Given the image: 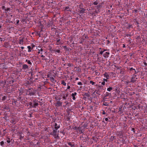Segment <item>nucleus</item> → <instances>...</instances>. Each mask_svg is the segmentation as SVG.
<instances>
[{"mask_svg":"<svg viewBox=\"0 0 147 147\" xmlns=\"http://www.w3.org/2000/svg\"><path fill=\"white\" fill-rule=\"evenodd\" d=\"M36 92L35 90H32L30 89H28L26 92V94L30 96L33 95L35 94Z\"/></svg>","mask_w":147,"mask_h":147,"instance_id":"1","label":"nucleus"},{"mask_svg":"<svg viewBox=\"0 0 147 147\" xmlns=\"http://www.w3.org/2000/svg\"><path fill=\"white\" fill-rule=\"evenodd\" d=\"M38 101H36V100H33V106L32 107L34 108H36V106L38 105V103L37 102Z\"/></svg>","mask_w":147,"mask_h":147,"instance_id":"2","label":"nucleus"},{"mask_svg":"<svg viewBox=\"0 0 147 147\" xmlns=\"http://www.w3.org/2000/svg\"><path fill=\"white\" fill-rule=\"evenodd\" d=\"M74 129V130L77 131H79L80 133H82L83 132V131L81 129V128L80 127H75Z\"/></svg>","mask_w":147,"mask_h":147,"instance_id":"3","label":"nucleus"},{"mask_svg":"<svg viewBox=\"0 0 147 147\" xmlns=\"http://www.w3.org/2000/svg\"><path fill=\"white\" fill-rule=\"evenodd\" d=\"M63 103L61 102L59 100H58L57 102L56 103L55 106H56L59 107H61L62 106Z\"/></svg>","mask_w":147,"mask_h":147,"instance_id":"4","label":"nucleus"},{"mask_svg":"<svg viewBox=\"0 0 147 147\" xmlns=\"http://www.w3.org/2000/svg\"><path fill=\"white\" fill-rule=\"evenodd\" d=\"M86 10L84 8L79 7L78 9V11L80 13H84L85 12V11Z\"/></svg>","mask_w":147,"mask_h":147,"instance_id":"5","label":"nucleus"},{"mask_svg":"<svg viewBox=\"0 0 147 147\" xmlns=\"http://www.w3.org/2000/svg\"><path fill=\"white\" fill-rule=\"evenodd\" d=\"M136 76H135L131 78V82L134 83L136 81L137 78H136Z\"/></svg>","mask_w":147,"mask_h":147,"instance_id":"6","label":"nucleus"},{"mask_svg":"<svg viewBox=\"0 0 147 147\" xmlns=\"http://www.w3.org/2000/svg\"><path fill=\"white\" fill-rule=\"evenodd\" d=\"M24 41V38L22 37H20L19 39V44L23 45Z\"/></svg>","mask_w":147,"mask_h":147,"instance_id":"7","label":"nucleus"},{"mask_svg":"<svg viewBox=\"0 0 147 147\" xmlns=\"http://www.w3.org/2000/svg\"><path fill=\"white\" fill-rule=\"evenodd\" d=\"M109 93L106 92V95L103 98L102 100L103 102H105V101H106V99H107V97L109 96Z\"/></svg>","mask_w":147,"mask_h":147,"instance_id":"8","label":"nucleus"},{"mask_svg":"<svg viewBox=\"0 0 147 147\" xmlns=\"http://www.w3.org/2000/svg\"><path fill=\"white\" fill-rule=\"evenodd\" d=\"M77 93L76 92H75L74 93L71 94V96L72 97V99L73 100H75L76 98L75 96L76 95Z\"/></svg>","mask_w":147,"mask_h":147,"instance_id":"9","label":"nucleus"},{"mask_svg":"<svg viewBox=\"0 0 147 147\" xmlns=\"http://www.w3.org/2000/svg\"><path fill=\"white\" fill-rule=\"evenodd\" d=\"M29 68V66L26 64H24L22 66V69L25 70Z\"/></svg>","mask_w":147,"mask_h":147,"instance_id":"10","label":"nucleus"},{"mask_svg":"<svg viewBox=\"0 0 147 147\" xmlns=\"http://www.w3.org/2000/svg\"><path fill=\"white\" fill-rule=\"evenodd\" d=\"M129 70L130 71H132L133 73H134V74H136L137 72H136L135 69H134L132 67H131L129 68Z\"/></svg>","mask_w":147,"mask_h":147,"instance_id":"11","label":"nucleus"},{"mask_svg":"<svg viewBox=\"0 0 147 147\" xmlns=\"http://www.w3.org/2000/svg\"><path fill=\"white\" fill-rule=\"evenodd\" d=\"M109 52H106L103 55V56L105 58H107L109 57Z\"/></svg>","mask_w":147,"mask_h":147,"instance_id":"12","label":"nucleus"},{"mask_svg":"<svg viewBox=\"0 0 147 147\" xmlns=\"http://www.w3.org/2000/svg\"><path fill=\"white\" fill-rule=\"evenodd\" d=\"M51 81L52 82L54 83H55L56 82V80L54 79V78L52 77H51L50 78Z\"/></svg>","mask_w":147,"mask_h":147,"instance_id":"13","label":"nucleus"},{"mask_svg":"<svg viewBox=\"0 0 147 147\" xmlns=\"http://www.w3.org/2000/svg\"><path fill=\"white\" fill-rule=\"evenodd\" d=\"M60 127V125H57V124L56 123H55V128L56 130H57Z\"/></svg>","mask_w":147,"mask_h":147,"instance_id":"14","label":"nucleus"},{"mask_svg":"<svg viewBox=\"0 0 147 147\" xmlns=\"http://www.w3.org/2000/svg\"><path fill=\"white\" fill-rule=\"evenodd\" d=\"M101 92V91H100V89H98V90H96L94 92V93H96L98 95H100V92Z\"/></svg>","mask_w":147,"mask_h":147,"instance_id":"15","label":"nucleus"},{"mask_svg":"<svg viewBox=\"0 0 147 147\" xmlns=\"http://www.w3.org/2000/svg\"><path fill=\"white\" fill-rule=\"evenodd\" d=\"M57 131L55 130H54L53 131V134L54 136H56L57 135V137H59L58 135V134H57Z\"/></svg>","mask_w":147,"mask_h":147,"instance_id":"16","label":"nucleus"},{"mask_svg":"<svg viewBox=\"0 0 147 147\" xmlns=\"http://www.w3.org/2000/svg\"><path fill=\"white\" fill-rule=\"evenodd\" d=\"M84 95L88 97H89L90 96V93L89 92H87L84 93Z\"/></svg>","mask_w":147,"mask_h":147,"instance_id":"17","label":"nucleus"},{"mask_svg":"<svg viewBox=\"0 0 147 147\" xmlns=\"http://www.w3.org/2000/svg\"><path fill=\"white\" fill-rule=\"evenodd\" d=\"M68 144L69 145L71 146V147L74 146V144L73 142H69L68 143Z\"/></svg>","mask_w":147,"mask_h":147,"instance_id":"18","label":"nucleus"},{"mask_svg":"<svg viewBox=\"0 0 147 147\" xmlns=\"http://www.w3.org/2000/svg\"><path fill=\"white\" fill-rule=\"evenodd\" d=\"M9 44L7 42H5L4 44V46L5 47H7L9 46Z\"/></svg>","mask_w":147,"mask_h":147,"instance_id":"19","label":"nucleus"},{"mask_svg":"<svg viewBox=\"0 0 147 147\" xmlns=\"http://www.w3.org/2000/svg\"><path fill=\"white\" fill-rule=\"evenodd\" d=\"M60 39H59L58 40H57V42H56L55 44L56 45H59L61 43L60 42Z\"/></svg>","mask_w":147,"mask_h":147,"instance_id":"20","label":"nucleus"},{"mask_svg":"<svg viewBox=\"0 0 147 147\" xmlns=\"http://www.w3.org/2000/svg\"><path fill=\"white\" fill-rule=\"evenodd\" d=\"M40 32L39 31H37L36 32V35L38 36L39 37H40L41 36Z\"/></svg>","mask_w":147,"mask_h":147,"instance_id":"21","label":"nucleus"},{"mask_svg":"<svg viewBox=\"0 0 147 147\" xmlns=\"http://www.w3.org/2000/svg\"><path fill=\"white\" fill-rule=\"evenodd\" d=\"M113 89V88L111 87H110L108 88H107V90L108 91L110 92Z\"/></svg>","mask_w":147,"mask_h":147,"instance_id":"22","label":"nucleus"},{"mask_svg":"<svg viewBox=\"0 0 147 147\" xmlns=\"http://www.w3.org/2000/svg\"><path fill=\"white\" fill-rule=\"evenodd\" d=\"M61 84L64 85L65 86L66 85V83L65 82L64 80H63L61 81Z\"/></svg>","mask_w":147,"mask_h":147,"instance_id":"23","label":"nucleus"},{"mask_svg":"<svg viewBox=\"0 0 147 147\" xmlns=\"http://www.w3.org/2000/svg\"><path fill=\"white\" fill-rule=\"evenodd\" d=\"M0 145L2 147H4V143L3 141H2L0 142Z\"/></svg>","mask_w":147,"mask_h":147,"instance_id":"24","label":"nucleus"},{"mask_svg":"<svg viewBox=\"0 0 147 147\" xmlns=\"http://www.w3.org/2000/svg\"><path fill=\"white\" fill-rule=\"evenodd\" d=\"M27 48L28 49V52H30L31 51V48L30 46H28Z\"/></svg>","mask_w":147,"mask_h":147,"instance_id":"25","label":"nucleus"},{"mask_svg":"<svg viewBox=\"0 0 147 147\" xmlns=\"http://www.w3.org/2000/svg\"><path fill=\"white\" fill-rule=\"evenodd\" d=\"M68 94H65V96H64L63 97V99H66V97H67L68 96Z\"/></svg>","mask_w":147,"mask_h":147,"instance_id":"26","label":"nucleus"},{"mask_svg":"<svg viewBox=\"0 0 147 147\" xmlns=\"http://www.w3.org/2000/svg\"><path fill=\"white\" fill-rule=\"evenodd\" d=\"M104 76L105 77H106V78L108 79V77H109V76L108 74H107V73L104 74Z\"/></svg>","mask_w":147,"mask_h":147,"instance_id":"27","label":"nucleus"},{"mask_svg":"<svg viewBox=\"0 0 147 147\" xmlns=\"http://www.w3.org/2000/svg\"><path fill=\"white\" fill-rule=\"evenodd\" d=\"M7 99V97L5 96H3L2 98V100L4 101Z\"/></svg>","mask_w":147,"mask_h":147,"instance_id":"28","label":"nucleus"},{"mask_svg":"<svg viewBox=\"0 0 147 147\" xmlns=\"http://www.w3.org/2000/svg\"><path fill=\"white\" fill-rule=\"evenodd\" d=\"M67 65L69 67H70L71 66V64L70 63H67V64L66 63V64H64V65Z\"/></svg>","mask_w":147,"mask_h":147,"instance_id":"29","label":"nucleus"},{"mask_svg":"<svg viewBox=\"0 0 147 147\" xmlns=\"http://www.w3.org/2000/svg\"><path fill=\"white\" fill-rule=\"evenodd\" d=\"M90 84H91L92 85H94V84H95V82H93V81H92V80L90 81Z\"/></svg>","mask_w":147,"mask_h":147,"instance_id":"30","label":"nucleus"},{"mask_svg":"<svg viewBox=\"0 0 147 147\" xmlns=\"http://www.w3.org/2000/svg\"><path fill=\"white\" fill-rule=\"evenodd\" d=\"M69 7H68V6L66 7H65V10L68 11H69Z\"/></svg>","mask_w":147,"mask_h":147,"instance_id":"31","label":"nucleus"},{"mask_svg":"<svg viewBox=\"0 0 147 147\" xmlns=\"http://www.w3.org/2000/svg\"><path fill=\"white\" fill-rule=\"evenodd\" d=\"M103 104L105 106H107L109 104L107 102H104V103Z\"/></svg>","mask_w":147,"mask_h":147,"instance_id":"32","label":"nucleus"},{"mask_svg":"<svg viewBox=\"0 0 147 147\" xmlns=\"http://www.w3.org/2000/svg\"><path fill=\"white\" fill-rule=\"evenodd\" d=\"M78 85H82V83L81 82H78Z\"/></svg>","mask_w":147,"mask_h":147,"instance_id":"33","label":"nucleus"},{"mask_svg":"<svg viewBox=\"0 0 147 147\" xmlns=\"http://www.w3.org/2000/svg\"><path fill=\"white\" fill-rule=\"evenodd\" d=\"M27 63L28 64L31 65H32V63L30 61V60H28V61Z\"/></svg>","mask_w":147,"mask_h":147,"instance_id":"34","label":"nucleus"},{"mask_svg":"<svg viewBox=\"0 0 147 147\" xmlns=\"http://www.w3.org/2000/svg\"><path fill=\"white\" fill-rule=\"evenodd\" d=\"M33 104V102H30L29 103V105L31 107H32Z\"/></svg>","mask_w":147,"mask_h":147,"instance_id":"35","label":"nucleus"},{"mask_svg":"<svg viewBox=\"0 0 147 147\" xmlns=\"http://www.w3.org/2000/svg\"><path fill=\"white\" fill-rule=\"evenodd\" d=\"M98 4V3L96 1L94 2L93 3V4L95 5H97Z\"/></svg>","mask_w":147,"mask_h":147,"instance_id":"36","label":"nucleus"},{"mask_svg":"<svg viewBox=\"0 0 147 147\" xmlns=\"http://www.w3.org/2000/svg\"><path fill=\"white\" fill-rule=\"evenodd\" d=\"M55 52L59 53L60 52V50H57L55 51Z\"/></svg>","mask_w":147,"mask_h":147,"instance_id":"37","label":"nucleus"},{"mask_svg":"<svg viewBox=\"0 0 147 147\" xmlns=\"http://www.w3.org/2000/svg\"><path fill=\"white\" fill-rule=\"evenodd\" d=\"M9 10H10V9L9 8H8L6 9H5V10L6 11H8Z\"/></svg>","mask_w":147,"mask_h":147,"instance_id":"38","label":"nucleus"},{"mask_svg":"<svg viewBox=\"0 0 147 147\" xmlns=\"http://www.w3.org/2000/svg\"><path fill=\"white\" fill-rule=\"evenodd\" d=\"M16 24H18L19 22V20H17L16 21Z\"/></svg>","mask_w":147,"mask_h":147,"instance_id":"39","label":"nucleus"},{"mask_svg":"<svg viewBox=\"0 0 147 147\" xmlns=\"http://www.w3.org/2000/svg\"><path fill=\"white\" fill-rule=\"evenodd\" d=\"M37 145L38 146H40V142H37L36 144H35V145Z\"/></svg>","mask_w":147,"mask_h":147,"instance_id":"40","label":"nucleus"},{"mask_svg":"<svg viewBox=\"0 0 147 147\" xmlns=\"http://www.w3.org/2000/svg\"><path fill=\"white\" fill-rule=\"evenodd\" d=\"M105 82H104V81L102 82L101 83V84L103 85H105Z\"/></svg>","mask_w":147,"mask_h":147,"instance_id":"41","label":"nucleus"},{"mask_svg":"<svg viewBox=\"0 0 147 147\" xmlns=\"http://www.w3.org/2000/svg\"><path fill=\"white\" fill-rule=\"evenodd\" d=\"M2 9H4L5 10V7L4 6H3L2 7Z\"/></svg>","mask_w":147,"mask_h":147,"instance_id":"42","label":"nucleus"},{"mask_svg":"<svg viewBox=\"0 0 147 147\" xmlns=\"http://www.w3.org/2000/svg\"><path fill=\"white\" fill-rule=\"evenodd\" d=\"M144 65H145V66H147V63L145 62H144Z\"/></svg>","mask_w":147,"mask_h":147,"instance_id":"43","label":"nucleus"},{"mask_svg":"<svg viewBox=\"0 0 147 147\" xmlns=\"http://www.w3.org/2000/svg\"><path fill=\"white\" fill-rule=\"evenodd\" d=\"M102 113L103 114L105 115V114L106 113H105V111H104L103 110V112H102Z\"/></svg>","mask_w":147,"mask_h":147,"instance_id":"44","label":"nucleus"},{"mask_svg":"<svg viewBox=\"0 0 147 147\" xmlns=\"http://www.w3.org/2000/svg\"><path fill=\"white\" fill-rule=\"evenodd\" d=\"M132 25H129L128 26V27L129 28H130L131 27H132Z\"/></svg>","mask_w":147,"mask_h":147,"instance_id":"45","label":"nucleus"},{"mask_svg":"<svg viewBox=\"0 0 147 147\" xmlns=\"http://www.w3.org/2000/svg\"><path fill=\"white\" fill-rule=\"evenodd\" d=\"M103 53V51H101L100 52V54L102 55Z\"/></svg>","mask_w":147,"mask_h":147,"instance_id":"46","label":"nucleus"},{"mask_svg":"<svg viewBox=\"0 0 147 147\" xmlns=\"http://www.w3.org/2000/svg\"><path fill=\"white\" fill-rule=\"evenodd\" d=\"M70 88V86H68L67 87V89H69Z\"/></svg>","mask_w":147,"mask_h":147,"instance_id":"47","label":"nucleus"},{"mask_svg":"<svg viewBox=\"0 0 147 147\" xmlns=\"http://www.w3.org/2000/svg\"><path fill=\"white\" fill-rule=\"evenodd\" d=\"M105 120L106 121H108V118H106L105 119Z\"/></svg>","mask_w":147,"mask_h":147,"instance_id":"48","label":"nucleus"},{"mask_svg":"<svg viewBox=\"0 0 147 147\" xmlns=\"http://www.w3.org/2000/svg\"><path fill=\"white\" fill-rule=\"evenodd\" d=\"M65 103H66V105H67L69 103V102L67 101L65 102Z\"/></svg>","mask_w":147,"mask_h":147,"instance_id":"49","label":"nucleus"},{"mask_svg":"<svg viewBox=\"0 0 147 147\" xmlns=\"http://www.w3.org/2000/svg\"><path fill=\"white\" fill-rule=\"evenodd\" d=\"M103 80H104V82H105V81L107 82V79H104Z\"/></svg>","mask_w":147,"mask_h":147,"instance_id":"50","label":"nucleus"},{"mask_svg":"<svg viewBox=\"0 0 147 147\" xmlns=\"http://www.w3.org/2000/svg\"><path fill=\"white\" fill-rule=\"evenodd\" d=\"M7 142L8 143H10V140H7Z\"/></svg>","mask_w":147,"mask_h":147,"instance_id":"51","label":"nucleus"},{"mask_svg":"<svg viewBox=\"0 0 147 147\" xmlns=\"http://www.w3.org/2000/svg\"><path fill=\"white\" fill-rule=\"evenodd\" d=\"M47 59L46 58H44L42 59V60H46Z\"/></svg>","mask_w":147,"mask_h":147,"instance_id":"52","label":"nucleus"},{"mask_svg":"<svg viewBox=\"0 0 147 147\" xmlns=\"http://www.w3.org/2000/svg\"><path fill=\"white\" fill-rule=\"evenodd\" d=\"M5 132H4L3 134H2V136H4L5 134Z\"/></svg>","mask_w":147,"mask_h":147,"instance_id":"53","label":"nucleus"},{"mask_svg":"<svg viewBox=\"0 0 147 147\" xmlns=\"http://www.w3.org/2000/svg\"><path fill=\"white\" fill-rule=\"evenodd\" d=\"M125 44H123V48H125Z\"/></svg>","mask_w":147,"mask_h":147,"instance_id":"54","label":"nucleus"},{"mask_svg":"<svg viewBox=\"0 0 147 147\" xmlns=\"http://www.w3.org/2000/svg\"><path fill=\"white\" fill-rule=\"evenodd\" d=\"M134 11H135V12H138V10H137V9H135L134 10Z\"/></svg>","mask_w":147,"mask_h":147,"instance_id":"55","label":"nucleus"},{"mask_svg":"<svg viewBox=\"0 0 147 147\" xmlns=\"http://www.w3.org/2000/svg\"><path fill=\"white\" fill-rule=\"evenodd\" d=\"M78 79H79V78H78V77L76 78V80H78Z\"/></svg>","mask_w":147,"mask_h":147,"instance_id":"56","label":"nucleus"},{"mask_svg":"<svg viewBox=\"0 0 147 147\" xmlns=\"http://www.w3.org/2000/svg\"><path fill=\"white\" fill-rule=\"evenodd\" d=\"M50 61H51V62H53L54 61V60H52V59H51Z\"/></svg>","mask_w":147,"mask_h":147,"instance_id":"57","label":"nucleus"},{"mask_svg":"<svg viewBox=\"0 0 147 147\" xmlns=\"http://www.w3.org/2000/svg\"><path fill=\"white\" fill-rule=\"evenodd\" d=\"M47 78H49L50 77V76H49V75L48 74V75H47Z\"/></svg>","mask_w":147,"mask_h":147,"instance_id":"58","label":"nucleus"},{"mask_svg":"<svg viewBox=\"0 0 147 147\" xmlns=\"http://www.w3.org/2000/svg\"><path fill=\"white\" fill-rule=\"evenodd\" d=\"M41 57H44L45 56L43 55H42L41 56Z\"/></svg>","mask_w":147,"mask_h":147,"instance_id":"59","label":"nucleus"},{"mask_svg":"<svg viewBox=\"0 0 147 147\" xmlns=\"http://www.w3.org/2000/svg\"><path fill=\"white\" fill-rule=\"evenodd\" d=\"M66 46H63L64 48H65V49L66 48Z\"/></svg>","mask_w":147,"mask_h":147,"instance_id":"60","label":"nucleus"},{"mask_svg":"<svg viewBox=\"0 0 147 147\" xmlns=\"http://www.w3.org/2000/svg\"><path fill=\"white\" fill-rule=\"evenodd\" d=\"M21 48L22 49H23L24 48V47H21Z\"/></svg>","mask_w":147,"mask_h":147,"instance_id":"61","label":"nucleus"},{"mask_svg":"<svg viewBox=\"0 0 147 147\" xmlns=\"http://www.w3.org/2000/svg\"><path fill=\"white\" fill-rule=\"evenodd\" d=\"M106 51V49H104L103 51V52H104V51Z\"/></svg>","mask_w":147,"mask_h":147,"instance_id":"62","label":"nucleus"},{"mask_svg":"<svg viewBox=\"0 0 147 147\" xmlns=\"http://www.w3.org/2000/svg\"><path fill=\"white\" fill-rule=\"evenodd\" d=\"M6 109V106H5L4 108V109Z\"/></svg>","mask_w":147,"mask_h":147,"instance_id":"63","label":"nucleus"},{"mask_svg":"<svg viewBox=\"0 0 147 147\" xmlns=\"http://www.w3.org/2000/svg\"><path fill=\"white\" fill-rule=\"evenodd\" d=\"M136 22L137 24H139V23L138 22Z\"/></svg>","mask_w":147,"mask_h":147,"instance_id":"64","label":"nucleus"}]
</instances>
